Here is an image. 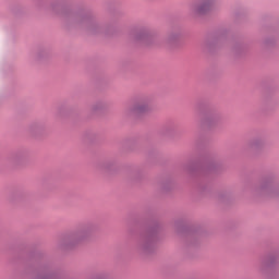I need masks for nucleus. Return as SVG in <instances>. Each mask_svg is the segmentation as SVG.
Wrapping results in <instances>:
<instances>
[{
	"label": "nucleus",
	"mask_w": 279,
	"mask_h": 279,
	"mask_svg": "<svg viewBox=\"0 0 279 279\" xmlns=\"http://www.w3.org/2000/svg\"><path fill=\"white\" fill-rule=\"evenodd\" d=\"M211 2L206 0L203 2H199L198 4H196L194 7V10L198 13V14H204V12H208V9L210 8Z\"/></svg>",
	"instance_id": "1"
},
{
	"label": "nucleus",
	"mask_w": 279,
	"mask_h": 279,
	"mask_svg": "<svg viewBox=\"0 0 279 279\" xmlns=\"http://www.w3.org/2000/svg\"><path fill=\"white\" fill-rule=\"evenodd\" d=\"M135 114H143V112H147L149 110V106L145 102L137 104L134 107Z\"/></svg>",
	"instance_id": "2"
}]
</instances>
